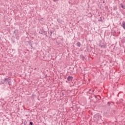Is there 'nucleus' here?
I'll use <instances>...</instances> for the list:
<instances>
[{
    "instance_id": "f257e3e1",
    "label": "nucleus",
    "mask_w": 125,
    "mask_h": 125,
    "mask_svg": "<svg viewBox=\"0 0 125 125\" xmlns=\"http://www.w3.org/2000/svg\"><path fill=\"white\" fill-rule=\"evenodd\" d=\"M73 80V77L72 76H69L67 78V81H68V82H71V81H72Z\"/></svg>"
},
{
    "instance_id": "f03ea898",
    "label": "nucleus",
    "mask_w": 125,
    "mask_h": 125,
    "mask_svg": "<svg viewBox=\"0 0 125 125\" xmlns=\"http://www.w3.org/2000/svg\"><path fill=\"white\" fill-rule=\"evenodd\" d=\"M122 27H123L124 29L125 30V22L123 21L122 23Z\"/></svg>"
},
{
    "instance_id": "7ed1b4c3",
    "label": "nucleus",
    "mask_w": 125,
    "mask_h": 125,
    "mask_svg": "<svg viewBox=\"0 0 125 125\" xmlns=\"http://www.w3.org/2000/svg\"><path fill=\"white\" fill-rule=\"evenodd\" d=\"M77 46H79V47H80V46H81V43L79 42H77Z\"/></svg>"
},
{
    "instance_id": "20e7f679",
    "label": "nucleus",
    "mask_w": 125,
    "mask_h": 125,
    "mask_svg": "<svg viewBox=\"0 0 125 125\" xmlns=\"http://www.w3.org/2000/svg\"><path fill=\"white\" fill-rule=\"evenodd\" d=\"M121 7H122L123 8V9H125V5H124L123 4H121Z\"/></svg>"
},
{
    "instance_id": "39448f33",
    "label": "nucleus",
    "mask_w": 125,
    "mask_h": 125,
    "mask_svg": "<svg viewBox=\"0 0 125 125\" xmlns=\"http://www.w3.org/2000/svg\"><path fill=\"white\" fill-rule=\"evenodd\" d=\"M53 1H54L55 2H56V1H58V0H53Z\"/></svg>"
},
{
    "instance_id": "423d86ee",
    "label": "nucleus",
    "mask_w": 125,
    "mask_h": 125,
    "mask_svg": "<svg viewBox=\"0 0 125 125\" xmlns=\"http://www.w3.org/2000/svg\"><path fill=\"white\" fill-rule=\"evenodd\" d=\"M30 125H33V122H30Z\"/></svg>"
}]
</instances>
